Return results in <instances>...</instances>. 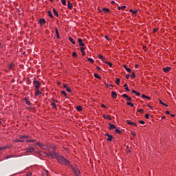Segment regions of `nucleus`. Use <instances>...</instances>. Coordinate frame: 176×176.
Returning <instances> with one entry per match:
<instances>
[{
	"label": "nucleus",
	"instance_id": "f257e3e1",
	"mask_svg": "<svg viewBox=\"0 0 176 176\" xmlns=\"http://www.w3.org/2000/svg\"><path fill=\"white\" fill-rule=\"evenodd\" d=\"M44 155L47 156V157H50V159H54L56 157L58 163H60L64 166H70L69 161L67 160L64 156H60V154L56 153L54 151L52 152L49 151L48 153H44Z\"/></svg>",
	"mask_w": 176,
	"mask_h": 176
},
{
	"label": "nucleus",
	"instance_id": "f03ea898",
	"mask_svg": "<svg viewBox=\"0 0 176 176\" xmlns=\"http://www.w3.org/2000/svg\"><path fill=\"white\" fill-rule=\"evenodd\" d=\"M34 87H36V89H39V87H41V82L38 80H34L33 81Z\"/></svg>",
	"mask_w": 176,
	"mask_h": 176
},
{
	"label": "nucleus",
	"instance_id": "7ed1b4c3",
	"mask_svg": "<svg viewBox=\"0 0 176 176\" xmlns=\"http://www.w3.org/2000/svg\"><path fill=\"white\" fill-rule=\"evenodd\" d=\"M126 123H127V124H129L130 126H135V127H137V124L130 121V120H126Z\"/></svg>",
	"mask_w": 176,
	"mask_h": 176
},
{
	"label": "nucleus",
	"instance_id": "20e7f679",
	"mask_svg": "<svg viewBox=\"0 0 176 176\" xmlns=\"http://www.w3.org/2000/svg\"><path fill=\"white\" fill-rule=\"evenodd\" d=\"M105 135L108 137L107 141H112V139L113 138L112 135H109V133H106Z\"/></svg>",
	"mask_w": 176,
	"mask_h": 176
},
{
	"label": "nucleus",
	"instance_id": "39448f33",
	"mask_svg": "<svg viewBox=\"0 0 176 176\" xmlns=\"http://www.w3.org/2000/svg\"><path fill=\"white\" fill-rule=\"evenodd\" d=\"M34 151H35V148H34L32 147H30V148L26 149L27 153H31L32 152H34Z\"/></svg>",
	"mask_w": 176,
	"mask_h": 176
},
{
	"label": "nucleus",
	"instance_id": "423d86ee",
	"mask_svg": "<svg viewBox=\"0 0 176 176\" xmlns=\"http://www.w3.org/2000/svg\"><path fill=\"white\" fill-rule=\"evenodd\" d=\"M163 70L167 73V72H170V71H171V67H164Z\"/></svg>",
	"mask_w": 176,
	"mask_h": 176
},
{
	"label": "nucleus",
	"instance_id": "0eeeda50",
	"mask_svg": "<svg viewBox=\"0 0 176 176\" xmlns=\"http://www.w3.org/2000/svg\"><path fill=\"white\" fill-rule=\"evenodd\" d=\"M36 145H38V146H40L41 148H42L43 149H46V146L41 144L40 142H37L36 144Z\"/></svg>",
	"mask_w": 176,
	"mask_h": 176
},
{
	"label": "nucleus",
	"instance_id": "6e6552de",
	"mask_svg": "<svg viewBox=\"0 0 176 176\" xmlns=\"http://www.w3.org/2000/svg\"><path fill=\"white\" fill-rule=\"evenodd\" d=\"M39 23L41 25H43V24H46V20H45V19H40Z\"/></svg>",
	"mask_w": 176,
	"mask_h": 176
},
{
	"label": "nucleus",
	"instance_id": "1a4fd4ad",
	"mask_svg": "<svg viewBox=\"0 0 176 176\" xmlns=\"http://www.w3.org/2000/svg\"><path fill=\"white\" fill-rule=\"evenodd\" d=\"M56 34L57 39H60V34L58 33V29L57 28H55Z\"/></svg>",
	"mask_w": 176,
	"mask_h": 176
},
{
	"label": "nucleus",
	"instance_id": "9d476101",
	"mask_svg": "<svg viewBox=\"0 0 176 176\" xmlns=\"http://www.w3.org/2000/svg\"><path fill=\"white\" fill-rule=\"evenodd\" d=\"M109 124L110 130H113V129H116V126H115V124L111 123H109Z\"/></svg>",
	"mask_w": 176,
	"mask_h": 176
},
{
	"label": "nucleus",
	"instance_id": "9b49d317",
	"mask_svg": "<svg viewBox=\"0 0 176 176\" xmlns=\"http://www.w3.org/2000/svg\"><path fill=\"white\" fill-rule=\"evenodd\" d=\"M132 93L133 94H135L138 97H140V96H141V93L137 92V91H135V90H132Z\"/></svg>",
	"mask_w": 176,
	"mask_h": 176
},
{
	"label": "nucleus",
	"instance_id": "f8f14e48",
	"mask_svg": "<svg viewBox=\"0 0 176 176\" xmlns=\"http://www.w3.org/2000/svg\"><path fill=\"white\" fill-rule=\"evenodd\" d=\"M111 96H112L113 98H116V97H118V94H116V92H115V91H112Z\"/></svg>",
	"mask_w": 176,
	"mask_h": 176
},
{
	"label": "nucleus",
	"instance_id": "ddd939ff",
	"mask_svg": "<svg viewBox=\"0 0 176 176\" xmlns=\"http://www.w3.org/2000/svg\"><path fill=\"white\" fill-rule=\"evenodd\" d=\"M73 6H74L71 3V1H68L67 7L69 8V9H72Z\"/></svg>",
	"mask_w": 176,
	"mask_h": 176
},
{
	"label": "nucleus",
	"instance_id": "4468645a",
	"mask_svg": "<svg viewBox=\"0 0 176 176\" xmlns=\"http://www.w3.org/2000/svg\"><path fill=\"white\" fill-rule=\"evenodd\" d=\"M98 57H99V58L101 60H102L103 61V63H105V58H104V56H102V55H101V54H100L99 56H98Z\"/></svg>",
	"mask_w": 176,
	"mask_h": 176
},
{
	"label": "nucleus",
	"instance_id": "2eb2a0df",
	"mask_svg": "<svg viewBox=\"0 0 176 176\" xmlns=\"http://www.w3.org/2000/svg\"><path fill=\"white\" fill-rule=\"evenodd\" d=\"M53 13L56 16V17H58V12L56 10V8H53Z\"/></svg>",
	"mask_w": 176,
	"mask_h": 176
},
{
	"label": "nucleus",
	"instance_id": "dca6fc26",
	"mask_svg": "<svg viewBox=\"0 0 176 176\" xmlns=\"http://www.w3.org/2000/svg\"><path fill=\"white\" fill-rule=\"evenodd\" d=\"M48 16L51 17V19H54V16H53V14L52 13V11H48Z\"/></svg>",
	"mask_w": 176,
	"mask_h": 176
},
{
	"label": "nucleus",
	"instance_id": "f3484780",
	"mask_svg": "<svg viewBox=\"0 0 176 176\" xmlns=\"http://www.w3.org/2000/svg\"><path fill=\"white\" fill-rule=\"evenodd\" d=\"M124 68L126 69V71H127V72H130L131 71V69L127 67L126 65H124Z\"/></svg>",
	"mask_w": 176,
	"mask_h": 176
},
{
	"label": "nucleus",
	"instance_id": "a211bd4d",
	"mask_svg": "<svg viewBox=\"0 0 176 176\" xmlns=\"http://www.w3.org/2000/svg\"><path fill=\"white\" fill-rule=\"evenodd\" d=\"M24 101L27 104V105H31V102L29 101L28 98H25Z\"/></svg>",
	"mask_w": 176,
	"mask_h": 176
},
{
	"label": "nucleus",
	"instance_id": "6ab92c4d",
	"mask_svg": "<svg viewBox=\"0 0 176 176\" xmlns=\"http://www.w3.org/2000/svg\"><path fill=\"white\" fill-rule=\"evenodd\" d=\"M73 170H74V173H75V174H76V175H80V171H77L76 170V169H75V168H73Z\"/></svg>",
	"mask_w": 176,
	"mask_h": 176
},
{
	"label": "nucleus",
	"instance_id": "aec40b11",
	"mask_svg": "<svg viewBox=\"0 0 176 176\" xmlns=\"http://www.w3.org/2000/svg\"><path fill=\"white\" fill-rule=\"evenodd\" d=\"M103 13H109L110 12L109 9L108 8H102Z\"/></svg>",
	"mask_w": 176,
	"mask_h": 176
},
{
	"label": "nucleus",
	"instance_id": "412c9836",
	"mask_svg": "<svg viewBox=\"0 0 176 176\" xmlns=\"http://www.w3.org/2000/svg\"><path fill=\"white\" fill-rule=\"evenodd\" d=\"M69 42L72 43L73 45H75V41H74V38H72V37H69Z\"/></svg>",
	"mask_w": 176,
	"mask_h": 176
},
{
	"label": "nucleus",
	"instance_id": "4be33fe9",
	"mask_svg": "<svg viewBox=\"0 0 176 176\" xmlns=\"http://www.w3.org/2000/svg\"><path fill=\"white\" fill-rule=\"evenodd\" d=\"M142 98H146L147 100H151V97L146 96L145 94L142 95Z\"/></svg>",
	"mask_w": 176,
	"mask_h": 176
},
{
	"label": "nucleus",
	"instance_id": "5701e85b",
	"mask_svg": "<svg viewBox=\"0 0 176 176\" xmlns=\"http://www.w3.org/2000/svg\"><path fill=\"white\" fill-rule=\"evenodd\" d=\"M39 94H42V92L39 91V89H36L35 91V96H39Z\"/></svg>",
	"mask_w": 176,
	"mask_h": 176
},
{
	"label": "nucleus",
	"instance_id": "b1692460",
	"mask_svg": "<svg viewBox=\"0 0 176 176\" xmlns=\"http://www.w3.org/2000/svg\"><path fill=\"white\" fill-rule=\"evenodd\" d=\"M21 140H24V138H28V135H24L19 137Z\"/></svg>",
	"mask_w": 176,
	"mask_h": 176
},
{
	"label": "nucleus",
	"instance_id": "393cba45",
	"mask_svg": "<svg viewBox=\"0 0 176 176\" xmlns=\"http://www.w3.org/2000/svg\"><path fill=\"white\" fill-rule=\"evenodd\" d=\"M14 68V64L10 63L9 65V69H13Z\"/></svg>",
	"mask_w": 176,
	"mask_h": 176
},
{
	"label": "nucleus",
	"instance_id": "a878e982",
	"mask_svg": "<svg viewBox=\"0 0 176 176\" xmlns=\"http://www.w3.org/2000/svg\"><path fill=\"white\" fill-rule=\"evenodd\" d=\"M76 109H77V111H78L79 112L82 111V106H77V107H76Z\"/></svg>",
	"mask_w": 176,
	"mask_h": 176
},
{
	"label": "nucleus",
	"instance_id": "bb28decb",
	"mask_svg": "<svg viewBox=\"0 0 176 176\" xmlns=\"http://www.w3.org/2000/svg\"><path fill=\"white\" fill-rule=\"evenodd\" d=\"M105 64H107V65L110 66V67H112L113 64L111 62H109V61H104Z\"/></svg>",
	"mask_w": 176,
	"mask_h": 176
},
{
	"label": "nucleus",
	"instance_id": "cd10ccee",
	"mask_svg": "<svg viewBox=\"0 0 176 176\" xmlns=\"http://www.w3.org/2000/svg\"><path fill=\"white\" fill-rule=\"evenodd\" d=\"M103 118H104V119H109V120H111V116H107H107H105V115H103Z\"/></svg>",
	"mask_w": 176,
	"mask_h": 176
},
{
	"label": "nucleus",
	"instance_id": "c85d7f7f",
	"mask_svg": "<svg viewBox=\"0 0 176 176\" xmlns=\"http://www.w3.org/2000/svg\"><path fill=\"white\" fill-rule=\"evenodd\" d=\"M129 12H131V13H133V14H137V10H130Z\"/></svg>",
	"mask_w": 176,
	"mask_h": 176
},
{
	"label": "nucleus",
	"instance_id": "c756f323",
	"mask_svg": "<svg viewBox=\"0 0 176 176\" xmlns=\"http://www.w3.org/2000/svg\"><path fill=\"white\" fill-rule=\"evenodd\" d=\"M115 133H117V134H122V131L118 129H116Z\"/></svg>",
	"mask_w": 176,
	"mask_h": 176
},
{
	"label": "nucleus",
	"instance_id": "7c9ffc66",
	"mask_svg": "<svg viewBox=\"0 0 176 176\" xmlns=\"http://www.w3.org/2000/svg\"><path fill=\"white\" fill-rule=\"evenodd\" d=\"M160 104H162V105H164V107H168L166 103L163 102L161 100H160Z\"/></svg>",
	"mask_w": 176,
	"mask_h": 176
},
{
	"label": "nucleus",
	"instance_id": "2f4dec72",
	"mask_svg": "<svg viewBox=\"0 0 176 176\" xmlns=\"http://www.w3.org/2000/svg\"><path fill=\"white\" fill-rule=\"evenodd\" d=\"M95 78H97V79H101V76H100L98 74H94Z\"/></svg>",
	"mask_w": 176,
	"mask_h": 176
},
{
	"label": "nucleus",
	"instance_id": "473e14b6",
	"mask_svg": "<svg viewBox=\"0 0 176 176\" xmlns=\"http://www.w3.org/2000/svg\"><path fill=\"white\" fill-rule=\"evenodd\" d=\"M116 85H120V78H117L116 80Z\"/></svg>",
	"mask_w": 176,
	"mask_h": 176
},
{
	"label": "nucleus",
	"instance_id": "72a5a7b5",
	"mask_svg": "<svg viewBox=\"0 0 176 176\" xmlns=\"http://www.w3.org/2000/svg\"><path fill=\"white\" fill-rule=\"evenodd\" d=\"M61 3L65 6L67 5V1L66 0H61Z\"/></svg>",
	"mask_w": 176,
	"mask_h": 176
},
{
	"label": "nucleus",
	"instance_id": "f704fd0d",
	"mask_svg": "<svg viewBox=\"0 0 176 176\" xmlns=\"http://www.w3.org/2000/svg\"><path fill=\"white\" fill-rule=\"evenodd\" d=\"M87 60L88 61H90V63H94V60L93 59V58H89L88 59H87Z\"/></svg>",
	"mask_w": 176,
	"mask_h": 176
},
{
	"label": "nucleus",
	"instance_id": "c9c22d12",
	"mask_svg": "<svg viewBox=\"0 0 176 176\" xmlns=\"http://www.w3.org/2000/svg\"><path fill=\"white\" fill-rule=\"evenodd\" d=\"M12 157H14V155H8L6 157V159H10Z\"/></svg>",
	"mask_w": 176,
	"mask_h": 176
},
{
	"label": "nucleus",
	"instance_id": "e433bc0d",
	"mask_svg": "<svg viewBox=\"0 0 176 176\" xmlns=\"http://www.w3.org/2000/svg\"><path fill=\"white\" fill-rule=\"evenodd\" d=\"M126 98V101H132L131 97H129V96Z\"/></svg>",
	"mask_w": 176,
	"mask_h": 176
},
{
	"label": "nucleus",
	"instance_id": "4c0bfd02",
	"mask_svg": "<svg viewBox=\"0 0 176 176\" xmlns=\"http://www.w3.org/2000/svg\"><path fill=\"white\" fill-rule=\"evenodd\" d=\"M137 111L138 112H140V113H144V109H138Z\"/></svg>",
	"mask_w": 176,
	"mask_h": 176
},
{
	"label": "nucleus",
	"instance_id": "58836bf2",
	"mask_svg": "<svg viewBox=\"0 0 176 176\" xmlns=\"http://www.w3.org/2000/svg\"><path fill=\"white\" fill-rule=\"evenodd\" d=\"M126 104L129 105L130 107H134V104H133L131 102H127Z\"/></svg>",
	"mask_w": 176,
	"mask_h": 176
},
{
	"label": "nucleus",
	"instance_id": "ea45409f",
	"mask_svg": "<svg viewBox=\"0 0 176 176\" xmlns=\"http://www.w3.org/2000/svg\"><path fill=\"white\" fill-rule=\"evenodd\" d=\"M26 142H35V140H26Z\"/></svg>",
	"mask_w": 176,
	"mask_h": 176
},
{
	"label": "nucleus",
	"instance_id": "a19ab883",
	"mask_svg": "<svg viewBox=\"0 0 176 176\" xmlns=\"http://www.w3.org/2000/svg\"><path fill=\"white\" fill-rule=\"evenodd\" d=\"M66 91H68V93H72V91L69 89V87H67Z\"/></svg>",
	"mask_w": 176,
	"mask_h": 176
},
{
	"label": "nucleus",
	"instance_id": "79ce46f5",
	"mask_svg": "<svg viewBox=\"0 0 176 176\" xmlns=\"http://www.w3.org/2000/svg\"><path fill=\"white\" fill-rule=\"evenodd\" d=\"M73 57H78V54L76 52H74L72 54Z\"/></svg>",
	"mask_w": 176,
	"mask_h": 176
},
{
	"label": "nucleus",
	"instance_id": "37998d69",
	"mask_svg": "<svg viewBox=\"0 0 176 176\" xmlns=\"http://www.w3.org/2000/svg\"><path fill=\"white\" fill-rule=\"evenodd\" d=\"M52 106L53 107L54 109L57 108V107L56 106V104L54 102L52 103Z\"/></svg>",
	"mask_w": 176,
	"mask_h": 176
},
{
	"label": "nucleus",
	"instance_id": "c03bdc74",
	"mask_svg": "<svg viewBox=\"0 0 176 176\" xmlns=\"http://www.w3.org/2000/svg\"><path fill=\"white\" fill-rule=\"evenodd\" d=\"M129 96L126 94H124L123 95H122V97H123V98H126V97H128Z\"/></svg>",
	"mask_w": 176,
	"mask_h": 176
},
{
	"label": "nucleus",
	"instance_id": "a18cd8bd",
	"mask_svg": "<svg viewBox=\"0 0 176 176\" xmlns=\"http://www.w3.org/2000/svg\"><path fill=\"white\" fill-rule=\"evenodd\" d=\"M139 123H140V124H145V122H144V120L139 121Z\"/></svg>",
	"mask_w": 176,
	"mask_h": 176
},
{
	"label": "nucleus",
	"instance_id": "49530a36",
	"mask_svg": "<svg viewBox=\"0 0 176 176\" xmlns=\"http://www.w3.org/2000/svg\"><path fill=\"white\" fill-rule=\"evenodd\" d=\"M6 146H3V147H0V151H3V149H6Z\"/></svg>",
	"mask_w": 176,
	"mask_h": 176
},
{
	"label": "nucleus",
	"instance_id": "de8ad7c7",
	"mask_svg": "<svg viewBox=\"0 0 176 176\" xmlns=\"http://www.w3.org/2000/svg\"><path fill=\"white\" fill-rule=\"evenodd\" d=\"M78 42L79 43H81L82 42H83V41L82 40V38H78Z\"/></svg>",
	"mask_w": 176,
	"mask_h": 176
},
{
	"label": "nucleus",
	"instance_id": "09e8293b",
	"mask_svg": "<svg viewBox=\"0 0 176 176\" xmlns=\"http://www.w3.org/2000/svg\"><path fill=\"white\" fill-rule=\"evenodd\" d=\"M125 9H126V6H121V10H124Z\"/></svg>",
	"mask_w": 176,
	"mask_h": 176
},
{
	"label": "nucleus",
	"instance_id": "8fccbe9b",
	"mask_svg": "<svg viewBox=\"0 0 176 176\" xmlns=\"http://www.w3.org/2000/svg\"><path fill=\"white\" fill-rule=\"evenodd\" d=\"M131 78H135V73H132Z\"/></svg>",
	"mask_w": 176,
	"mask_h": 176
},
{
	"label": "nucleus",
	"instance_id": "3c124183",
	"mask_svg": "<svg viewBox=\"0 0 176 176\" xmlns=\"http://www.w3.org/2000/svg\"><path fill=\"white\" fill-rule=\"evenodd\" d=\"M26 175L27 176H32V173L29 172Z\"/></svg>",
	"mask_w": 176,
	"mask_h": 176
},
{
	"label": "nucleus",
	"instance_id": "603ef678",
	"mask_svg": "<svg viewBox=\"0 0 176 176\" xmlns=\"http://www.w3.org/2000/svg\"><path fill=\"white\" fill-rule=\"evenodd\" d=\"M79 45H80V46H85V43H83V41H82L81 43H80Z\"/></svg>",
	"mask_w": 176,
	"mask_h": 176
},
{
	"label": "nucleus",
	"instance_id": "864d4df0",
	"mask_svg": "<svg viewBox=\"0 0 176 176\" xmlns=\"http://www.w3.org/2000/svg\"><path fill=\"white\" fill-rule=\"evenodd\" d=\"M145 118L146 119H149V114H146Z\"/></svg>",
	"mask_w": 176,
	"mask_h": 176
},
{
	"label": "nucleus",
	"instance_id": "5fc2aeb1",
	"mask_svg": "<svg viewBox=\"0 0 176 176\" xmlns=\"http://www.w3.org/2000/svg\"><path fill=\"white\" fill-rule=\"evenodd\" d=\"M62 94H63L64 96H67V93L65 92V91H63Z\"/></svg>",
	"mask_w": 176,
	"mask_h": 176
},
{
	"label": "nucleus",
	"instance_id": "6e6d98bb",
	"mask_svg": "<svg viewBox=\"0 0 176 176\" xmlns=\"http://www.w3.org/2000/svg\"><path fill=\"white\" fill-rule=\"evenodd\" d=\"M19 142H24V139L19 138Z\"/></svg>",
	"mask_w": 176,
	"mask_h": 176
},
{
	"label": "nucleus",
	"instance_id": "4d7b16f0",
	"mask_svg": "<svg viewBox=\"0 0 176 176\" xmlns=\"http://www.w3.org/2000/svg\"><path fill=\"white\" fill-rule=\"evenodd\" d=\"M80 52H85V47H80Z\"/></svg>",
	"mask_w": 176,
	"mask_h": 176
},
{
	"label": "nucleus",
	"instance_id": "13d9d810",
	"mask_svg": "<svg viewBox=\"0 0 176 176\" xmlns=\"http://www.w3.org/2000/svg\"><path fill=\"white\" fill-rule=\"evenodd\" d=\"M158 30H159V29H157V28L154 29V30H153V32H154V33H155V32H157Z\"/></svg>",
	"mask_w": 176,
	"mask_h": 176
},
{
	"label": "nucleus",
	"instance_id": "bf43d9fd",
	"mask_svg": "<svg viewBox=\"0 0 176 176\" xmlns=\"http://www.w3.org/2000/svg\"><path fill=\"white\" fill-rule=\"evenodd\" d=\"M126 79H129L130 78V75L129 74H126Z\"/></svg>",
	"mask_w": 176,
	"mask_h": 176
},
{
	"label": "nucleus",
	"instance_id": "052dcab7",
	"mask_svg": "<svg viewBox=\"0 0 176 176\" xmlns=\"http://www.w3.org/2000/svg\"><path fill=\"white\" fill-rule=\"evenodd\" d=\"M63 87H64L65 89H67V88H68L67 84L63 85Z\"/></svg>",
	"mask_w": 176,
	"mask_h": 176
},
{
	"label": "nucleus",
	"instance_id": "680f3d73",
	"mask_svg": "<svg viewBox=\"0 0 176 176\" xmlns=\"http://www.w3.org/2000/svg\"><path fill=\"white\" fill-rule=\"evenodd\" d=\"M14 142H20V139H16V140H14Z\"/></svg>",
	"mask_w": 176,
	"mask_h": 176
},
{
	"label": "nucleus",
	"instance_id": "e2e57ef3",
	"mask_svg": "<svg viewBox=\"0 0 176 176\" xmlns=\"http://www.w3.org/2000/svg\"><path fill=\"white\" fill-rule=\"evenodd\" d=\"M96 69H98V71H101V67L97 66Z\"/></svg>",
	"mask_w": 176,
	"mask_h": 176
},
{
	"label": "nucleus",
	"instance_id": "0e129e2a",
	"mask_svg": "<svg viewBox=\"0 0 176 176\" xmlns=\"http://www.w3.org/2000/svg\"><path fill=\"white\" fill-rule=\"evenodd\" d=\"M98 11L100 12V13H103V12H104V11L102 10V9L101 10V9L98 8Z\"/></svg>",
	"mask_w": 176,
	"mask_h": 176
},
{
	"label": "nucleus",
	"instance_id": "69168bd1",
	"mask_svg": "<svg viewBox=\"0 0 176 176\" xmlns=\"http://www.w3.org/2000/svg\"><path fill=\"white\" fill-rule=\"evenodd\" d=\"M105 39H107V41H109V37L108 36H104Z\"/></svg>",
	"mask_w": 176,
	"mask_h": 176
},
{
	"label": "nucleus",
	"instance_id": "338daca9",
	"mask_svg": "<svg viewBox=\"0 0 176 176\" xmlns=\"http://www.w3.org/2000/svg\"><path fill=\"white\" fill-rule=\"evenodd\" d=\"M166 115H170V112L168 111H166Z\"/></svg>",
	"mask_w": 176,
	"mask_h": 176
},
{
	"label": "nucleus",
	"instance_id": "774afa93",
	"mask_svg": "<svg viewBox=\"0 0 176 176\" xmlns=\"http://www.w3.org/2000/svg\"><path fill=\"white\" fill-rule=\"evenodd\" d=\"M101 107H102V108H107V106L102 104Z\"/></svg>",
	"mask_w": 176,
	"mask_h": 176
}]
</instances>
